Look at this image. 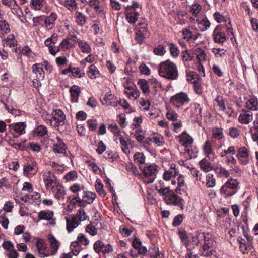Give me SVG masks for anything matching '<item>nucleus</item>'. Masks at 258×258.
Wrapping results in <instances>:
<instances>
[{
    "label": "nucleus",
    "instance_id": "f257e3e1",
    "mask_svg": "<svg viewBox=\"0 0 258 258\" xmlns=\"http://www.w3.org/2000/svg\"><path fill=\"white\" fill-rule=\"evenodd\" d=\"M156 189L167 205L178 206L181 209H184L185 203L184 200L176 194L174 191L171 190L169 187H161L158 189L156 186Z\"/></svg>",
    "mask_w": 258,
    "mask_h": 258
},
{
    "label": "nucleus",
    "instance_id": "f03ea898",
    "mask_svg": "<svg viewBox=\"0 0 258 258\" xmlns=\"http://www.w3.org/2000/svg\"><path fill=\"white\" fill-rule=\"evenodd\" d=\"M160 76L169 80H175L178 76L176 65L170 60L161 62L158 68Z\"/></svg>",
    "mask_w": 258,
    "mask_h": 258
},
{
    "label": "nucleus",
    "instance_id": "7ed1b4c3",
    "mask_svg": "<svg viewBox=\"0 0 258 258\" xmlns=\"http://www.w3.org/2000/svg\"><path fill=\"white\" fill-rule=\"evenodd\" d=\"M239 182L237 180L230 178L221 187L220 192L225 198L235 195L238 189Z\"/></svg>",
    "mask_w": 258,
    "mask_h": 258
},
{
    "label": "nucleus",
    "instance_id": "20e7f679",
    "mask_svg": "<svg viewBox=\"0 0 258 258\" xmlns=\"http://www.w3.org/2000/svg\"><path fill=\"white\" fill-rule=\"evenodd\" d=\"M52 117L48 119L50 125L59 130V126L64 124L66 115L60 109H55L52 112Z\"/></svg>",
    "mask_w": 258,
    "mask_h": 258
},
{
    "label": "nucleus",
    "instance_id": "39448f33",
    "mask_svg": "<svg viewBox=\"0 0 258 258\" xmlns=\"http://www.w3.org/2000/svg\"><path fill=\"white\" fill-rule=\"evenodd\" d=\"M190 101L188 94L183 92H180L172 96L170 103L178 108H182L184 105L187 104Z\"/></svg>",
    "mask_w": 258,
    "mask_h": 258
},
{
    "label": "nucleus",
    "instance_id": "423d86ee",
    "mask_svg": "<svg viewBox=\"0 0 258 258\" xmlns=\"http://www.w3.org/2000/svg\"><path fill=\"white\" fill-rule=\"evenodd\" d=\"M42 178L47 190H53L57 184V178L54 173L50 171L42 173Z\"/></svg>",
    "mask_w": 258,
    "mask_h": 258
},
{
    "label": "nucleus",
    "instance_id": "0eeeda50",
    "mask_svg": "<svg viewBox=\"0 0 258 258\" xmlns=\"http://www.w3.org/2000/svg\"><path fill=\"white\" fill-rule=\"evenodd\" d=\"M225 27L222 25H218L212 33L213 41L216 43L223 44L227 40L226 34L224 32Z\"/></svg>",
    "mask_w": 258,
    "mask_h": 258
},
{
    "label": "nucleus",
    "instance_id": "6e6552de",
    "mask_svg": "<svg viewBox=\"0 0 258 258\" xmlns=\"http://www.w3.org/2000/svg\"><path fill=\"white\" fill-rule=\"evenodd\" d=\"M38 170L37 162L34 159L27 161L23 165V174L25 176H32L35 175Z\"/></svg>",
    "mask_w": 258,
    "mask_h": 258
},
{
    "label": "nucleus",
    "instance_id": "1a4fd4ad",
    "mask_svg": "<svg viewBox=\"0 0 258 258\" xmlns=\"http://www.w3.org/2000/svg\"><path fill=\"white\" fill-rule=\"evenodd\" d=\"M158 166L154 164L145 167L143 169V173L146 177H148V184L153 183L156 178V173L158 171Z\"/></svg>",
    "mask_w": 258,
    "mask_h": 258
},
{
    "label": "nucleus",
    "instance_id": "9d476101",
    "mask_svg": "<svg viewBox=\"0 0 258 258\" xmlns=\"http://www.w3.org/2000/svg\"><path fill=\"white\" fill-rule=\"evenodd\" d=\"M94 249L97 253L102 252L104 254L108 253L113 250L112 247L110 244H105L100 240H98L94 243Z\"/></svg>",
    "mask_w": 258,
    "mask_h": 258
},
{
    "label": "nucleus",
    "instance_id": "9b49d317",
    "mask_svg": "<svg viewBox=\"0 0 258 258\" xmlns=\"http://www.w3.org/2000/svg\"><path fill=\"white\" fill-rule=\"evenodd\" d=\"M115 96L111 93L110 92H107L103 98H100V100L103 105L107 106H112L116 107L117 106V101L116 100Z\"/></svg>",
    "mask_w": 258,
    "mask_h": 258
},
{
    "label": "nucleus",
    "instance_id": "f8f14e48",
    "mask_svg": "<svg viewBox=\"0 0 258 258\" xmlns=\"http://www.w3.org/2000/svg\"><path fill=\"white\" fill-rule=\"evenodd\" d=\"M56 140L57 142L53 147V151L55 153L63 154L65 156H67L66 154L67 145L59 136L56 137Z\"/></svg>",
    "mask_w": 258,
    "mask_h": 258
},
{
    "label": "nucleus",
    "instance_id": "ddd939ff",
    "mask_svg": "<svg viewBox=\"0 0 258 258\" xmlns=\"http://www.w3.org/2000/svg\"><path fill=\"white\" fill-rule=\"evenodd\" d=\"M26 125L24 122H18L15 124H10L9 125L10 130L11 132L15 131L16 133H18V135H14V137H18L19 136L25 133V128Z\"/></svg>",
    "mask_w": 258,
    "mask_h": 258
},
{
    "label": "nucleus",
    "instance_id": "4468645a",
    "mask_svg": "<svg viewBox=\"0 0 258 258\" xmlns=\"http://www.w3.org/2000/svg\"><path fill=\"white\" fill-rule=\"evenodd\" d=\"M57 16L55 13L51 12L49 16L46 17L44 16L45 26L47 29H52L55 26V22L57 19Z\"/></svg>",
    "mask_w": 258,
    "mask_h": 258
},
{
    "label": "nucleus",
    "instance_id": "2eb2a0df",
    "mask_svg": "<svg viewBox=\"0 0 258 258\" xmlns=\"http://www.w3.org/2000/svg\"><path fill=\"white\" fill-rule=\"evenodd\" d=\"M249 156L247 149L245 147H240L236 155L237 158L242 164H246L248 162L247 158Z\"/></svg>",
    "mask_w": 258,
    "mask_h": 258
},
{
    "label": "nucleus",
    "instance_id": "dca6fc26",
    "mask_svg": "<svg viewBox=\"0 0 258 258\" xmlns=\"http://www.w3.org/2000/svg\"><path fill=\"white\" fill-rule=\"evenodd\" d=\"M253 120V114L248 110H242V113L239 115L238 120L243 124H248Z\"/></svg>",
    "mask_w": 258,
    "mask_h": 258
},
{
    "label": "nucleus",
    "instance_id": "f3484780",
    "mask_svg": "<svg viewBox=\"0 0 258 258\" xmlns=\"http://www.w3.org/2000/svg\"><path fill=\"white\" fill-rule=\"evenodd\" d=\"M200 254L203 256H210L214 255L215 251L213 250V244L204 243V244L199 249Z\"/></svg>",
    "mask_w": 258,
    "mask_h": 258
},
{
    "label": "nucleus",
    "instance_id": "a211bd4d",
    "mask_svg": "<svg viewBox=\"0 0 258 258\" xmlns=\"http://www.w3.org/2000/svg\"><path fill=\"white\" fill-rule=\"evenodd\" d=\"M32 72L36 74L38 79L43 80L45 76L44 71L42 63H35L32 67Z\"/></svg>",
    "mask_w": 258,
    "mask_h": 258
},
{
    "label": "nucleus",
    "instance_id": "6ab92c4d",
    "mask_svg": "<svg viewBox=\"0 0 258 258\" xmlns=\"http://www.w3.org/2000/svg\"><path fill=\"white\" fill-rule=\"evenodd\" d=\"M36 246L38 251V253L40 257H45L48 255L46 254V244L45 242L41 239H37L36 241Z\"/></svg>",
    "mask_w": 258,
    "mask_h": 258
},
{
    "label": "nucleus",
    "instance_id": "aec40b11",
    "mask_svg": "<svg viewBox=\"0 0 258 258\" xmlns=\"http://www.w3.org/2000/svg\"><path fill=\"white\" fill-rule=\"evenodd\" d=\"M66 218L67 230L69 232H71L74 230V229L78 226L80 222L77 219V217L75 216H73L71 219L68 217H66Z\"/></svg>",
    "mask_w": 258,
    "mask_h": 258
},
{
    "label": "nucleus",
    "instance_id": "412c9836",
    "mask_svg": "<svg viewBox=\"0 0 258 258\" xmlns=\"http://www.w3.org/2000/svg\"><path fill=\"white\" fill-rule=\"evenodd\" d=\"M54 193L55 197L58 200H63L66 195L65 188L62 185L57 184L54 187L53 190H52Z\"/></svg>",
    "mask_w": 258,
    "mask_h": 258
},
{
    "label": "nucleus",
    "instance_id": "4be33fe9",
    "mask_svg": "<svg viewBox=\"0 0 258 258\" xmlns=\"http://www.w3.org/2000/svg\"><path fill=\"white\" fill-rule=\"evenodd\" d=\"M246 108L252 111L258 110V100L256 97L253 96L246 102Z\"/></svg>",
    "mask_w": 258,
    "mask_h": 258
},
{
    "label": "nucleus",
    "instance_id": "5701e85b",
    "mask_svg": "<svg viewBox=\"0 0 258 258\" xmlns=\"http://www.w3.org/2000/svg\"><path fill=\"white\" fill-rule=\"evenodd\" d=\"M70 92L72 101L74 102H77L78 97L81 93L80 87L77 85H74L70 89Z\"/></svg>",
    "mask_w": 258,
    "mask_h": 258
},
{
    "label": "nucleus",
    "instance_id": "b1692460",
    "mask_svg": "<svg viewBox=\"0 0 258 258\" xmlns=\"http://www.w3.org/2000/svg\"><path fill=\"white\" fill-rule=\"evenodd\" d=\"M202 108L200 104H195L194 106L191 109V116L196 119H200L202 118Z\"/></svg>",
    "mask_w": 258,
    "mask_h": 258
},
{
    "label": "nucleus",
    "instance_id": "393cba45",
    "mask_svg": "<svg viewBox=\"0 0 258 258\" xmlns=\"http://www.w3.org/2000/svg\"><path fill=\"white\" fill-rule=\"evenodd\" d=\"M198 26L200 30L202 31H206L210 26V22L207 17H204L201 20L196 19Z\"/></svg>",
    "mask_w": 258,
    "mask_h": 258
},
{
    "label": "nucleus",
    "instance_id": "a878e982",
    "mask_svg": "<svg viewBox=\"0 0 258 258\" xmlns=\"http://www.w3.org/2000/svg\"><path fill=\"white\" fill-rule=\"evenodd\" d=\"M203 149L207 157H208L209 159H214L215 155L213 152L212 146L209 140H207L205 142Z\"/></svg>",
    "mask_w": 258,
    "mask_h": 258
},
{
    "label": "nucleus",
    "instance_id": "bb28decb",
    "mask_svg": "<svg viewBox=\"0 0 258 258\" xmlns=\"http://www.w3.org/2000/svg\"><path fill=\"white\" fill-rule=\"evenodd\" d=\"M48 239L50 243L52 254H54L59 247V243L52 234L48 235Z\"/></svg>",
    "mask_w": 258,
    "mask_h": 258
},
{
    "label": "nucleus",
    "instance_id": "cd10ccee",
    "mask_svg": "<svg viewBox=\"0 0 258 258\" xmlns=\"http://www.w3.org/2000/svg\"><path fill=\"white\" fill-rule=\"evenodd\" d=\"M76 22L79 26H83L86 23L87 17L82 12L77 11L75 13Z\"/></svg>",
    "mask_w": 258,
    "mask_h": 258
},
{
    "label": "nucleus",
    "instance_id": "c85d7f7f",
    "mask_svg": "<svg viewBox=\"0 0 258 258\" xmlns=\"http://www.w3.org/2000/svg\"><path fill=\"white\" fill-rule=\"evenodd\" d=\"M87 73L89 77L92 79H96V78L98 77L100 75L99 70L94 64L90 66Z\"/></svg>",
    "mask_w": 258,
    "mask_h": 258
},
{
    "label": "nucleus",
    "instance_id": "c756f323",
    "mask_svg": "<svg viewBox=\"0 0 258 258\" xmlns=\"http://www.w3.org/2000/svg\"><path fill=\"white\" fill-rule=\"evenodd\" d=\"M53 212L50 210H42L38 214L39 219L49 221L52 219Z\"/></svg>",
    "mask_w": 258,
    "mask_h": 258
},
{
    "label": "nucleus",
    "instance_id": "7c9ffc66",
    "mask_svg": "<svg viewBox=\"0 0 258 258\" xmlns=\"http://www.w3.org/2000/svg\"><path fill=\"white\" fill-rule=\"evenodd\" d=\"M199 164L201 169L205 172H208L213 169L211 164L205 158L203 159L199 162Z\"/></svg>",
    "mask_w": 258,
    "mask_h": 258
},
{
    "label": "nucleus",
    "instance_id": "2f4dec72",
    "mask_svg": "<svg viewBox=\"0 0 258 258\" xmlns=\"http://www.w3.org/2000/svg\"><path fill=\"white\" fill-rule=\"evenodd\" d=\"M138 85L139 86L143 93L149 94L150 92L148 83L145 79H139L138 82Z\"/></svg>",
    "mask_w": 258,
    "mask_h": 258
},
{
    "label": "nucleus",
    "instance_id": "473e14b6",
    "mask_svg": "<svg viewBox=\"0 0 258 258\" xmlns=\"http://www.w3.org/2000/svg\"><path fill=\"white\" fill-rule=\"evenodd\" d=\"M134 161L138 165L144 164L145 156L142 152H136L134 155Z\"/></svg>",
    "mask_w": 258,
    "mask_h": 258
},
{
    "label": "nucleus",
    "instance_id": "72a5a7b5",
    "mask_svg": "<svg viewBox=\"0 0 258 258\" xmlns=\"http://www.w3.org/2000/svg\"><path fill=\"white\" fill-rule=\"evenodd\" d=\"M127 21L131 24L135 23L138 20L139 13L138 12L127 13L125 15Z\"/></svg>",
    "mask_w": 258,
    "mask_h": 258
},
{
    "label": "nucleus",
    "instance_id": "f704fd0d",
    "mask_svg": "<svg viewBox=\"0 0 258 258\" xmlns=\"http://www.w3.org/2000/svg\"><path fill=\"white\" fill-rule=\"evenodd\" d=\"M168 46L171 56L174 58L177 57L180 53V51L177 46L172 43H168Z\"/></svg>",
    "mask_w": 258,
    "mask_h": 258
},
{
    "label": "nucleus",
    "instance_id": "c9c22d12",
    "mask_svg": "<svg viewBox=\"0 0 258 258\" xmlns=\"http://www.w3.org/2000/svg\"><path fill=\"white\" fill-rule=\"evenodd\" d=\"M70 248L71 249V252L73 255H77L81 250V245L79 243V242L74 241L71 243Z\"/></svg>",
    "mask_w": 258,
    "mask_h": 258
},
{
    "label": "nucleus",
    "instance_id": "e433bc0d",
    "mask_svg": "<svg viewBox=\"0 0 258 258\" xmlns=\"http://www.w3.org/2000/svg\"><path fill=\"white\" fill-rule=\"evenodd\" d=\"M96 197V194L92 192H83L82 198L87 201L89 204H92Z\"/></svg>",
    "mask_w": 258,
    "mask_h": 258
},
{
    "label": "nucleus",
    "instance_id": "4c0bfd02",
    "mask_svg": "<svg viewBox=\"0 0 258 258\" xmlns=\"http://www.w3.org/2000/svg\"><path fill=\"white\" fill-rule=\"evenodd\" d=\"M64 6L70 11H73L78 7L77 3L75 0H66L64 2Z\"/></svg>",
    "mask_w": 258,
    "mask_h": 258
},
{
    "label": "nucleus",
    "instance_id": "58836bf2",
    "mask_svg": "<svg viewBox=\"0 0 258 258\" xmlns=\"http://www.w3.org/2000/svg\"><path fill=\"white\" fill-rule=\"evenodd\" d=\"M71 75L74 78H81L85 75V73L80 68L73 67Z\"/></svg>",
    "mask_w": 258,
    "mask_h": 258
},
{
    "label": "nucleus",
    "instance_id": "ea45409f",
    "mask_svg": "<svg viewBox=\"0 0 258 258\" xmlns=\"http://www.w3.org/2000/svg\"><path fill=\"white\" fill-rule=\"evenodd\" d=\"M206 186L208 188H212L215 186L216 180L212 174H208L206 176Z\"/></svg>",
    "mask_w": 258,
    "mask_h": 258
},
{
    "label": "nucleus",
    "instance_id": "a19ab883",
    "mask_svg": "<svg viewBox=\"0 0 258 258\" xmlns=\"http://www.w3.org/2000/svg\"><path fill=\"white\" fill-rule=\"evenodd\" d=\"M57 40V35L53 34L50 38H47L44 42L45 45L50 48L53 45H55Z\"/></svg>",
    "mask_w": 258,
    "mask_h": 258
},
{
    "label": "nucleus",
    "instance_id": "79ce46f5",
    "mask_svg": "<svg viewBox=\"0 0 258 258\" xmlns=\"http://www.w3.org/2000/svg\"><path fill=\"white\" fill-rule=\"evenodd\" d=\"M78 45L84 53H88L90 52L91 49L89 45L85 41L81 40L78 42Z\"/></svg>",
    "mask_w": 258,
    "mask_h": 258
},
{
    "label": "nucleus",
    "instance_id": "37998d69",
    "mask_svg": "<svg viewBox=\"0 0 258 258\" xmlns=\"http://www.w3.org/2000/svg\"><path fill=\"white\" fill-rule=\"evenodd\" d=\"M212 135L213 137L217 140L221 139L223 137L222 128L215 127L212 129Z\"/></svg>",
    "mask_w": 258,
    "mask_h": 258
},
{
    "label": "nucleus",
    "instance_id": "c03bdc74",
    "mask_svg": "<svg viewBox=\"0 0 258 258\" xmlns=\"http://www.w3.org/2000/svg\"><path fill=\"white\" fill-rule=\"evenodd\" d=\"M47 132L48 131L46 126L42 125H39L36 128L35 134L37 136L43 137L45 135L47 134Z\"/></svg>",
    "mask_w": 258,
    "mask_h": 258
},
{
    "label": "nucleus",
    "instance_id": "a18cd8bd",
    "mask_svg": "<svg viewBox=\"0 0 258 258\" xmlns=\"http://www.w3.org/2000/svg\"><path fill=\"white\" fill-rule=\"evenodd\" d=\"M76 217L79 222L89 219V218L83 208H80L78 210Z\"/></svg>",
    "mask_w": 258,
    "mask_h": 258
},
{
    "label": "nucleus",
    "instance_id": "49530a36",
    "mask_svg": "<svg viewBox=\"0 0 258 258\" xmlns=\"http://www.w3.org/2000/svg\"><path fill=\"white\" fill-rule=\"evenodd\" d=\"M177 184H178V186L175 190V191L178 194V193H180V191L181 190H184V189L182 188L185 185L184 179V177L183 175H180L178 177Z\"/></svg>",
    "mask_w": 258,
    "mask_h": 258
},
{
    "label": "nucleus",
    "instance_id": "de8ad7c7",
    "mask_svg": "<svg viewBox=\"0 0 258 258\" xmlns=\"http://www.w3.org/2000/svg\"><path fill=\"white\" fill-rule=\"evenodd\" d=\"M0 30L5 34L10 32L9 24L5 20H0Z\"/></svg>",
    "mask_w": 258,
    "mask_h": 258
},
{
    "label": "nucleus",
    "instance_id": "09e8293b",
    "mask_svg": "<svg viewBox=\"0 0 258 258\" xmlns=\"http://www.w3.org/2000/svg\"><path fill=\"white\" fill-rule=\"evenodd\" d=\"M44 1V0H31L30 7L36 10H40L42 6Z\"/></svg>",
    "mask_w": 258,
    "mask_h": 258
},
{
    "label": "nucleus",
    "instance_id": "8fccbe9b",
    "mask_svg": "<svg viewBox=\"0 0 258 258\" xmlns=\"http://www.w3.org/2000/svg\"><path fill=\"white\" fill-rule=\"evenodd\" d=\"M166 52V51L163 45L160 44L157 45V47H156L153 50L154 53L155 55L159 56L164 55L165 54Z\"/></svg>",
    "mask_w": 258,
    "mask_h": 258
},
{
    "label": "nucleus",
    "instance_id": "3c124183",
    "mask_svg": "<svg viewBox=\"0 0 258 258\" xmlns=\"http://www.w3.org/2000/svg\"><path fill=\"white\" fill-rule=\"evenodd\" d=\"M215 172L220 176L227 177L229 175L228 171L222 166L217 167Z\"/></svg>",
    "mask_w": 258,
    "mask_h": 258
},
{
    "label": "nucleus",
    "instance_id": "603ef678",
    "mask_svg": "<svg viewBox=\"0 0 258 258\" xmlns=\"http://www.w3.org/2000/svg\"><path fill=\"white\" fill-rule=\"evenodd\" d=\"M149 83L153 86L154 89L155 94H156L157 89L161 88V84L157 80V79L152 78L149 80Z\"/></svg>",
    "mask_w": 258,
    "mask_h": 258
},
{
    "label": "nucleus",
    "instance_id": "864d4df0",
    "mask_svg": "<svg viewBox=\"0 0 258 258\" xmlns=\"http://www.w3.org/2000/svg\"><path fill=\"white\" fill-rule=\"evenodd\" d=\"M202 240L204 239V243L209 244H213V240L212 239V234L209 233H203L202 232Z\"/></svg>",
    "mask_w": 258,
    "mask_h": 258
},
{
    "label": "nucleus",
    "instance_id": "5fc2aeb1",
    "mask_svg": "<svg viewBox=\"0 0 258 258\" xmlns=\"http://www.w3.org/2000/svg\"><path fill=\"white\" fill-rule=\"evenodd\" d=\"M195 52L197 53V58L199 61L205 60L206 55L204 50L200 48H197L195 49Z\"/></svg>",
    "mask_w": 258,
    "mask_h": 258
},
{
    "label": "nucleus",
    "instance_id": "6e6d98bb",
    "mask_svg": "<svg viewBox=\"0 0 258 258\" xmlns=\"http://www.w3.org/2000/svg\"><path fill=\"white\" fill-rule=\"evenodd\" d=\"M96 184L95 185L96 191L102 196H105L106 195L103 190V185L102 184L101 180L97 179L96 180Z\"/></svg>",
    "mask_w": 258,
    "mask_h": 258
},
{
    "label": "nucleus",
    "instance_id": "4d7b16f0",
    "mask_svg": "<svg viewBox=\"0 0 258 258\" xmlns=\"http://www.w3.org/2000/svg\"><path fill=\"white\" fill-rule=\"evenodd\" d=\"M77 173L75 171H71L66 174L64 178L67 181H74L77 178Z\"/></svg>",
    "mask_w": 258,
    "mask_h": 258
},
{
    "label": "nucleus",
    "instance_id": "13d9d810",
    "mask_svg": "<svg viewBox=\"0 0 258 258\" xmlns=\"http://www.w3.org/2000/svg\"><path fill=\"white\" fill-rule=\"evenodd\" d=\"M12 6H13L12 8H11L12 12L14 14H16L20 17L22 14V12L20 9V7L17 4L16 1H14Z\"/></svg>",
    "mask_w": 258,
    "mask_h": 258
},
{
    "label": "nucleus",
    "instance_id": "bf43d9fd",
    "mask_svg": "<svg viewBox=\"0 0 258 258\" xmlns=\"http://www.w3.org/2000/svg\"><path fill=\"white\" fill-rule=\"evenodd\" d=\"M87 125L91 131H94L98 126V122L96 119H90L87 122Z\"/></svg>",
    "mask_w": 258,
    "mask_h": 258
},
{
    "label": "nucleus",
    "instance_id": "052dcab7",
    "mask_svg": "<svg viewBox=\"0 0 258 258\" xmlns=\"http://www.w3.org/2000/svg\"><path fill=\"white\" fill-rule=\"evenodd\" d=\"M183 219V216L182 214H179L176 216L172 222V226L174 227H177L179 226L182 223Z\"/></svg>",
    "mask_w": 258,
    "mask_h": 258
},
{
    "label": "nucleus",
    "instance_id": "680f3d73",
    "mask_svg": "<svg viewBox=\"0 0 258 258\" xmlns=\"http://www.w3.org/2000/svg\"><path fill=\"white\" fill-rule=\"evenodd\" d=\"M166 117L171 121H176L178 117V114L173 110H169L166 113Z\"/></svg>",
    "mask_w": 258,
    "mask_h": 258
},
{
    "label": "nucleus",
    "instance_id": "e2e57ef3",
    "mask_svg": "<svg viewBox=\"0 0 258 258\" xmlns=\"http://www.w3.org/2000/svg\"><path fill=\"white\" fill-rule=\"evenodd\" d=\"M202 7L200 4H195L193 5L190 10V12L192 13V15L197 16L198 14L201 11Z\"/></svg>",
    "mask_w": 258,
    "mask_h": 258
},
{
    "label": "nucleus",
    "instance_id": "0e129e2a",
    "mask_svg": "<svg viewBox=\"0 0 258 258\" xmlns=\"http://www.w3.org/2000/svg\"><path fill=\"white\" fill-rule=\"evenodd\" d=\"M7 42H9V46L12 47L17 45V41L15 40V37L13 34H9L6 38Z\"/></svg>",
    "mask_w": 258,
    "mask_h": 258
},
{
    "label": "nucleus",
    "instance_id": "69168bd1",
    "mask_svg": "<svg viewBox=\"0 0 258 258\" xmlns=\"http://www.w3.org/2000/svg\"><path fill=\"white\" fill-rule=\"evenodd\" d=\"M202 232L197 231L195 236H192V241L194 244L198 245L200 241L202 240Z\"/></svg>",
    "mask_w": 258,
    "mask_h": 258
},
{
    "label": "nucleus",
    "instance_id": "338daca9",
    "mask_svg": "<svg viewBox=\"0 0 258 258\" xmlns=\"http://www.w3.org/2000/svg\"><path fill=\"white\" fill-rule=\"evenodd\" d=\"M212 52L216 57H222L225 55L226 50L224 49L213 48L212 50Z\"/></svg>",
    "mask_w": 258,
    "mask_h": 258
},
{
    "label": "nucleus",
    "instance_id": "774afa93",
    "mask_svg": "<svg viewBox=\"0 0 258 258\" xmlns=\"http://www.w3.org/2000/svg\"><path fill=\"white\" fill-rule=\"evenodd\" d=\"M152 140L155 143L158 144L159 146H163L164 143L163 137L160 135L154 136L152 138Z\"/></svg>",
    "mask_w": 258,
    "mask_h": 258
}]
</instances>
